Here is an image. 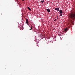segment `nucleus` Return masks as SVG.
I'll list each match as a JSON object with an SVG mask.
<instances>
[{
    "instance_id": "obj_1",
    "label": "nucleus",
    "mask_w": 75,
    "mask_h": 75,
    "mask_svg": "<svg viewBox=\"0 0 75 75\" xmlns=\"http://www.w3.org/2000/svg\"><path fill=\"white\" fill-rule=\"evenodd\" d=\"M70 17L73 19H75V13L72 14L70 15Z\"/></svg>"
},
{
    "instance_id": "obj_2",
    "label": "nucleus",
    "mask_w": 75,
    "mask_h": 75,
    "mask_svg": "<svg viewBox=\"0 0 75 75\" xmlns=\"http://www.w3.org/2000/svg\"><path fill=\"white\" fill-rule=\"evenodd\" d=\"M64 31H66V32L67 31H68V28H64Z\"/></svg>"
},
{
    "instance_id": "obj_3",
    "label": "nucleus",
    "mask_w": 75,
    "mask_h": 75,
    "mask_svg": "<svg viewBox=\"0 0 75 75\" xmlns=\"http://www.w3.org/2000/svg\"><path fill=\"white\" fill-rule=\"evenodd\" d=\"M55 10H57V11H59V8H55Z\"/></svg>"
},
{
    "instance_id": "obj_4",
    "label": "nucleus",
    "mask_w": 75,
    "mask_h": 75,
    "mask_svg": "<svg viewBox=\"0 0 75 75\" xmlns=\"http://www.w3.org/2000/svg\"><path fill=\"white\" fill-rule=\"evenodd\" d=\"M59 12L60 13V14H62L63 13V12H62V11L61 10H59Z\"/></svg>"
},
{
    "instance_id": "obj_5",
    "label": "nucleus",
    "mask_w": 75,
    "mask_h": 75,
    "mask_svg": "<svg viewBox=\"0 0 75 75\" xmlns=\"http://www.w3.org/2000/svg\"><path fill=\"white\" fill-rule=\"evenodd\" d=\"M26 23L27 24H28V20L27 19H26Z\"/></svg>"
},
{
    "instance_id": "obj_6",
    "label": "nucleus",
    "mask_w": 75,
    "mask_h": 75,
    "mask_svg": "<svg viewBox=\"0 0 75 75\" xmlns=\"http://www.w3.org/2000/svg\"><path fill=\"white\" fill-rule=\"evenodd\" d=\"M46 10L48 12H50V10L49 9H46Z\"/></svg>"
},
{
    "instance_id": "obj_7",
    "label": "nucleus",
    "mask_w": 75,
    "mask_h": 75,
    "mask_svg": "<svg viewBox=\"0 0 75 75\" xmlns=\"http://www.w3.org/2000/svg\"><path fill=\"white\" fill-rule=\"evenodd\" d=\"M28 10H30V11L31 10V8H30V7H28Z\"/></svg>"
},
{
    "instance_id": "obj_8",
    "label": "nucleus",
    "mask_w": 75,
    "mask_h": 75,
    "mask_svg": "<svg viewBox=\"0 0 75 75\" xmlns=\"http://www.w3.org/2000/svg\"><path fill=\"white\" fill-rule=\"evenodd\" d=\"M44 0L42 1H41V3H44Z\"/></svg>"
},
{
    "instance_id": "obj_9",
    "label": "nucleus",
    "mask_w": 75,
    "mask_h": 75,
    "mask_svg": "<svg viewBox=\"0 0 75 75\" xmlns=\"http://www.w3.org/2000/svg\"><path fill=\"white\" fill-rule=\"evenodd\" d=\"M32 28H33L32 27V26H31V28L30 29V30H32Z\"/></svg>"
},
{
    "instance_id": "obj_10",
    "label": "nucleus",
    "mask_w": 75,
    "mask_h": 75,
    "mask_svg": "<svg viewBox=\"0 0 75 75\" xmlns=\"http://www.w3.org/2000/svg\"><path fill=\"white\" fill-rule=\"evenodd\" d=\"M62 16V13L60 15V16Z\"/></svg>"
},
{
    "instance_id": "obj_11",
    "label": "nucleus",
    "mask_w": 75,
    "mask_h": 75,
    "mask_svg": "<svg viewBox=\"0 0 75 75\" xmlns=\"http://www.w3.org/2000/svg\"><path fill=\"white\" fill-rule=\"evenodd\" d=\"M56 20H57L56 19H55L54 21H56Z\"/></svg>"
},
{
    "instance_id": "obj_12",
    "label": "nucleus",
    "mask_w": 75,
    "mask_h": 75,
    "mask_svg": "<svg viewBox=\"0 0 75 75\" xmlns=\"http://www.w3.org/2000/svg\"><path fill=\"white\" fill-rule=\"evenodd\" d=\"M57 18H58V16H57Z\"/></svg>"
}]
</instances>
